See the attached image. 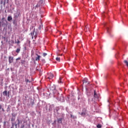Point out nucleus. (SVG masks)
Returning <instances> with one entry per match:
<instances>
[{
  "label": "nucleus",
  "mask_w": 128,
  "mask_h": 128,
  "mask_svg": "<svg viewBox=\"0 0 128 128\" xmlns=\"http://www.w3.org/2000/svg\"><path fill=\"white\" fill-rule=\"evenodd\" d=\"M20 42L18 40V42H17V44H20Z\"/></svg>",
  "instance_id": "c756f323"
},
{
  "label": "nucleus",
  "mask_w": 128,
  "mask_h": 128,
  "mask_svg": "<svg viewBox=\"0 0 128 128\" xmlns=\"http://www.w3.org/2000/svg\"><path fill=\"white\" fill-rule=\"evenodd\" d=\"M87 114H88V112H86V109H83L82 112L81 113V116H85Z\"/></svg>",
  "instance_id": "7ed1b4c3"
},
{
  "label": "nucleus",
  "mask_w": 128,
  "mask_h": 128,
  "mask_svg": "<svg viewBox=\"0 0 128 128\" xmlns=\"http://www.w3.org/2000/svg\"><path fill=\"white\" fill-rule=\"evenodd\" d=\"M43 56H48V54L44 52L42 54Z\"/></svg>",
  "instance_id": "4be33fe9"
},
{
  "label": "nucleus",
  "mask_w": 128,
  "mask_h": 128,
  "mask_svg": "<svg viewBox=\"0 0 128 128\" xmlns=\"http://www.w3.org/2000/svg\"><path fill=\"white\" fill-rule=\"evenodd\" d=\"M32 106H34V102H32Z\"/></svg>",
  "instance_id": "72a5a7b5"
},
{
  "label": "nucleus",
  "mask_w": 128,
  "mask_h": 128,
  "mask_svg": "<svg viewBox=\"0 0 128 128\" xmlns=\"http://www.w3.org/2000/svg\"><path fill=\"white\" fill-rule=\"evenodd\" d=\"M105 3H106V4H108V3H106V2H105Z\"/></svg>",
  "instance_id": "f704fd0d"
},
{
  "label": "nucleus",
  "mask_w": 128,
  "mask_h": 128,
  "mask_svg": "<svg viewBox=\"0 0 128 128\" xmlns=\"http://www.w3.org/2000/svg\"><path fill=\"white\" fill-rule=\"evenodd\" d=\"M52 90H53V92L54 94H56V88H54V90L52 89Z\"/></svg>",
  "instance_id": "5701e85b"
},
{
  "label": "nucleus",
  "mask_w": 128,
  "mask_h": 128,
  "mask_svg": "<svg viewBox=\"0 0 128 128\" xmlns=\"http://www.w3.org/2000/svg\"><path fill=\"white\" fill-rule=\"evenodd\" d=\"M124 64H126V66H128V60H124Z\"/></svg>",
  "instance_id": "a211bd4d"
},
{
  "label": "nucleus",
  "mask_w": 128,
  "mask_h": 128,
  "mask_svg": "<svg viewBox=\"0 0 128 128\" xmlns=\"http://www.w3.org/2000/svg\"><path fill=\"white\" fill-rule=\"evenodd\" d=\"M17 120L18 121V124H20V120L17 119Z\"/></svg>",
  "instance_id": "7c9ffc66"
},
{
  "label": "nucleus",
  "mask_w": 128,
  "mask_h": 128,
  "mask_svg": "<svg viewBox=\"0 0 128 128\" xmlns=\"http://www.w3.org/2000/svg\"><path fill=\"white\" fill-rule=\"evenodd\" d=\"M12 118H16V114L12 113Z\"/></svg>",
  "instance_id": "f3484780"
},
{
  "label": "nucleus",
  "mask_w": 128,
  "mask_h": 128,
  "mask_svg": "<svg viewBox=\"0 0 128 128\" xmlns=\"http://www.w3.org/2000/svg\"><path fill=\"white\" fill-rule=\"evenodd\" d=\"M4 126H6V121L4 122Z\"/></svg>",
  "instance_id": "b1692460"
},
{
  "label": "nucleus",
  "mask_w": 128,
  "mask_h": 128,
  "mask_svg": "<svg viewBox=\"0 0 128 128\" xmlns=\"http://www.w3.org/2000/svg\"><path fill=\"white\" fill-rule=\"evenodd\" d=\"M26 82H30V80H28H28H26Z\"/></svg>",
  "instance_id": "a878e982"
},
{
  "label": "nucleus",
  "mask_w": 128,
  "mask_h": 128,
  "mask_svg": "<svg viewBox=\"0 0 128 128\" xmlns=\"http://www.w3.org/2000/svg\"><path fill=\"white\" fill-rule=\"evenodd\" d=\"M14 120H16V118L12 117L11 118V122H14Z\"/></svg>",
  "instance_id": "6ab92c4d"
},
{
  "label": "nucleus",
  "mask_w": 128,
  "mask_h": 128,
  "mask_svg": "<svg viewBox=\"0 0 128 128\" xmlns=\"http://www.w3.org/2000/svg\"><path fill=\"white\" fill-rule=\"evenodd\" d=\"M6 112H10V106H8L7 109H6Z\"/></svg>",
  "instance_id": "4468645a"
},
{
  "label": "nucleus",
  "mask_w": 128,
  "mask_h": 128,
  "mask_svg": "<svg viewBox=\"0 0 128 128\" xmlns=\"http://www.w3.org/2000/svg\"><path fill=\"white\" fill-rule=\"evenodd\" d=\"M0 112H4V109L2 108V104H0Z\"/></svg>",
  "instance_id": "0eeeda50"
},
{
  "label": "nucleus",
  "mask_w": 128,
  "mask_h": 128,
  "mask_svg": "<svg viewBox=\"0 0 128 128\" xmlns=\"http://www.w3.org/2000/svg\"><path fill=\"white\" fill-rule=\"evenodd\" d=\"M56 60H57L58 62H60V58L57 57L56 58Z\"/></svg>",
  "instance_id": "412c9836"
},
{
  "label": "nucleus",
  "mask_w": 128,
  "mask_h": 128,
  "mask_svg": "<svg viewBox=\"0 0 128 128\" xmlns=\"http://www.w3.org/2000/svg\"><path fill=\"white\" fill-rule=\"evenodd\" d=\"M58 82V84H63L64 82L62 81V78H60Z\"/></svg>",
  "instance_id": "39448f33"
},
{
  "label": "nucleus",
  "mask_w": 128,
  "mask_h": 128,
  "mask_svg": "<svg viewBox=\"0 0 128 128\" xmlns=\"http://www.w3.org/2000/svg\"><path fill=\"white\" fill-rule=\"evenodd\" d=\"M39 30H41L42 28V26H40L38 27Z\"/></svg>",
  "instance_id": "c85d7f7f"
},
{
  "label": "nucleus",
  "mask_w": 128,
  "mask_h": 128,
  "mask_svg": "<svg viewBox=\"0 0 128 128\" xmlns=\"http://www.w3.org/2000/svg\"><path fill=\"white\" fill-rule=\"evenodd\" d=\"M36 56H37V57L36 58V60H40V56L38 54H36Z\"/></svg>",
  "instance_id": "20e7f679"
},
{
  "label": "nucleus",
  "mask_w": 128,
  "mask_h": 128,
  "mask_svg": "<svg viewBox=\"0 0 128 128\" xmlns=\"http://www.w3.org/2000/svg\"><path fill=\"white\" fill-rule=\"evenodd\" d=\"M20 13L18 14L16 13V14H14V18H18V16H20Z\"/></svg>",
  "instance_id": "f8f14e48"
},
{
  "label": "nucleus",
  "mask_w": 128,
  "mask_h": 128,
  "mask_svg": "<svg viewBox=\"0 0 128 128\" xmlns=\"http://www.w3.org/2000/svg\"><path fill=\"white\" fill-rule=\"evenodd\" d=\"M107 32H110V30H109L108 28H107Z\"/></svg>",
  "instance_id": "473e14b6"
},
{
  "label": "nucleus",
  "mask_w": 128,
  "mask_h": 128,
  "mask_svg": "<svg viewBox=\"0 0 128 128\" xmlns=\"http://www.w3.org/2000/svg\"><path fill=\"white\" fill-rule=\"evenodd\" d=\"M36 6H38V4L36 5Z\"/></svg>",
  "instance_id": "e433bc0d"
},
{
  "label": "nucleus",
  "mask_w": 128,
  "mask_h": 128,
  "mask_svg": "<svg viewBox=\"0 0 128 128\" xmlns=\"http://www.w3.org/2000/svg\"><path fill=\"white\" fill-rule=\"evenodd\" d=\"M3 94L6 96H8V91H6V90L4 91L3 92Z\"/></svg>",
  "instance_id": "ddd939ff"
},
{
  "label": "nucleus",
  "mask_w": 128,
  "mask_h": 128,
  "mask_svg": "<svg viewBox=\"0 0 128 128\" xmlns=\"http://www.w3.org/2000/svg\"><path fill=\"white\" fill-rule=\"evenodd\" d=\"M20 52V48H18L16 50V52H17V54H18Z\"/></svg>",
  "instance_id": "2eb2a0df"
},
{
  "label": "nucleus",
  "mask_w": 128,
  "mask_h": 128,
  "mask_svg": "<svg viewBox=\"0 0 128 128\" xmlns=\"http://www.w3.org/2000/svg\"><path fill=\"white\" fill-rule=\"evenodd\" d=\"M20 60V58H18L16 59V60Z\"/></svg>",
  "instance_id": "cd10ccee"
},
{
  "label": "nucleus",
  "mask_w": 128,
  "mask_h": 128,
  "mask_svg": "<svg viewBox=\"0 0 128 128\" xmlns=\"http://www.w3.org/2000/svg\"><path fill=\"white\" fill-rule=\"evenodd\" d=\"M21 128H24V125H22Z\"/></svg>",
  "instance_id": "2f4dec72"
},
{
  "label": "nucleus",
  "mask_w": 128,
  "mask_h": 128,
  "mask_svg": "<svg viewBox=\"0 0 128 128\" xmlns=\"http://www.w3.org/2000/svg\"><path fill=\"white\" fill-rule=\"evenodd\" d=\"M94 98H98V94H96V90H94Z\"/></svg>",
  "instance_id": "423d86ee"
},
{
  "label": "nucleus",
  "mask_w": 128,
  "mask_h": 128,
  "mask_svg": "<svg viewBox=\"0 0 128 128\" xmlns=\"http://www.w3.org/2000/svg\"><path fill=\"white\" fill-rule=\"evenodd\" d=\"M8 62L9 64H12V62H14V57H12V56H8Z\"/></svg>",
  "instance_id": "f03ea898"
},
{
  "label": "nucleus",
  "mask_w": 128,
  "mask_h": 128,
  "mask_svg": "<svg viewBox=\"0 0 128 128\" xmlns=\"http://www.w3.org/2000/svg\"><path fill=\"white\" fill-rule=\"evenodd\" d=\"M79 114H80V112H79Z\"/></svg>",
  "instance_id": "c9c22d12"
},
{
  "label": "nucleus",
  "mask_w": 128,
  "mask_h": 128,
  "mask_svg": "<svg viewBox=\"0 0 128 128\" xmlns=\"http://www.w3.org/2000/svg\"><path fill=\"white\" fill-rule=\"evenodd\" d=\"M54 78V74L52 73H48L47 74V76L46 77V78L48 80H52V78Z\"/></svg>",
  "instance_id": "f257e3e1"
},
{
  "label": "nucleus",
  "mask_w": 128,
  "mask_h": 128,
  "mask_svg": "<svg viewBox=\"0 0 128 128\" xmlns=\"http://www.w3.org/2000/svg\"><path fill=\"white\" fill-rule=\"evenodd\" d=\"M62 118H58L57 120H58V124H62Z\"/></svg>",
  "instance_id": "9d476101"
},
{
  "label": "nucleus",
  "mask_w": 128,
  "mask_h": 128,
  "mask_svg": "<svg viewBox=\"0 0 128 128\" xmlns=\"http://www.w3.org/2000/svg\"><path fill=\"white\" fill-rule=\"evenodd\" d=\"M70 118H72L74 120L76 119V116H74V115H72V114H70Z\"/></svg>",
  "instance_id": "9b49d317"
},
{
  "label": "nucleus",
  "mask_w": 128,
  "mask_h": 128,
  "mask_svg": "<svg viewBox=\"0 0 128 128\" xmlns=\"http://www.w3.org/2000/svg\"><path fill=\"white\" fill-rule=\"evenodd\" d=\"M96 127L98 128H102V125L100 124H98L97 126H96Z\"/></svg>",
  "instance_id": "aec40b11"
},
{
  "label": "nucleus",
  "mask_w": 128,
  "mask_h": 128,
  "mask_svg": "<svg viewBox=\"0 0 128 128\" xmlns=\"http://www.w3.org/2000/svg\"><path fill=\"white\" fill-rule=\"evenodd\" d=\"M34 30H34L33 32H31L30 34L31 36H34Z\"/></svg>",
  "instance_id": "393cba45"
},
{
  "label": "nucleus",
  "mask_w": 128,
  "mask_h": 128,
  "mask_svg": "<svg viewBox=\"0 0 128 128\" xmlns=\"http://www.w3.org/2000/svg\"><path fill=\"white\" fill-rule=\"evenodd\" d=\"M85 32H88V30H90V28H88V26H86L84 28Z\"/></svg>",
  "instance_id": "dca6fc26"
},
{
  "label": "nucleus",
  "mask_w": 128,
  "mask_h": 128,
  "mask_svg": "<svg viewBox=\"0 0 128 128\" xmlns=\"http://www.w3.org/2000/svg\"><path fill=\"white\" fill-rule=\"evenodd\" d=\"M12 20V16H8V22H10V20Z\"/></svg>",
  "instance_id": "6e6552de"
},
{
  "label": "nucleus",
  "mask_w": 128,
  "mask_h": 128,
  "mask_svg": "<svg viewBox=\"0 0 128 128\" xmlns=\"http://www.w3.org/2000/svg\"><path fill=\"white\" fill-rule=\"evenodd\" d=\"M82 82H83V84H86V82H88V78H84Z\"/></svg>",
  "instance_id": "1a4fd4ad"
},
{
  "label": "nucleus",
  "mask_w": 128,
  "mask_h": 128,
  "mask_svg": "<svg viewBox=\"0 0 128 128\" xmlns=\"http://www.w3.org/2000/svg\"><path fill=\"white\" fill-rule=\"evenodd\" d=\"M7 94H8V96H10V92H7Z\"/></svg>",
  "instance_id": "bb28decb"
}]
</instances>
